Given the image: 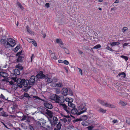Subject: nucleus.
<instances>
[{
    "instance_id": "1",
    "label": "nucleus",
    "mask_w": 130,
    "mask_h": 130,
    "mask_svg": "<svg viewBox=\"0 0 130 130\" xmlns=\"http://www.w3.org/2000/svg\"><path fill=\"white\" fill-rule=\"evenodd\" d=\"M53 100L55 101L56 103H58L60 105V104H63L62 103L64 101V98L63 96H59L56 94L54 95Z\"/></svg>"
},
{
    "instance_id": "2",
    "label": "nucleus",
    "mask_w": 130,
    "mask_h": 130,
    "mask_svg": "<svg viewBox=\"0 0 130 130\" xmlns=\"http://www.w3.org/2000/svg\"><path fill=\"white\" fill-rule=\"evenodd\" d=\"M6 42L7 44L5 45L6 48L13 47L16 44L15 41L10 38L6 40Z\"/></svg>"
},
{
    "instance_id": "3",
    "label": "nucleus",
    "mask_w": 130,
    "mask_h": 130,
    "mask_svg": "<svg viewBox=\"0 0 130 130\" xmlns=\"http://www.w3.org/2000/svg\"><path fill=\"white\" fill-rule=\"evenodd\" d=\"M24 82L23 84L24 87L25 88L23 89V90L25 92H27L28 90L31 87L30 85H29V80L27 79H23Z\"/></svg>"
},
{
    "instance_id": "4",
    "label": "nucleus",
    "mask_w": 130,
    "mask_h": 130,
    "mask_svg": "<svg viewBox=\"0 0 130 130\" xmlns=\"http://www.w3.org/2000/svg\"><path fill=\"white\" fill-rule=\"evenodd\" d=\"M79 110H81L80 112H78V115H80L86 112L87 110V108L86 107L85 103H83L81 104L78 107Z\"/></svg>"
},
{
    "instance_id": "5",
    "label": "nucleus",
    "mask_w": 130,
    "mask_h": 130,
    "mask_svg": "<svg viewBox=\"0 0 130 130\" xmlns=\"http://www.w3.org/2000/svg\"><path fill=\"white\" fill-rule=\"evenodd\" d=\"M14 74L13 75V77H11V79L13 81L15 82L17 79V75H19L20 74L19 70L17 69H15L14 70Z\"/></svg>"
},
{
    "instance_id": "6",
    "label": "nucleus",
    "mask_w": 130,
    "mask_h": 130,
    "mask_svg": "<svg viewBox=\"0 0 130 130\" xmlns=\"http://www.w3.org/2000/svg\"><path fill=\"white\" fill-rule=\"evenodd\" d=\"M23 79H21V78H18L15 82L14 81V82H16L17 85V86L19 87L20 88H23V84L24 82Z\"/></svg>"
},
{
    "instance_id": "7",
    "label": "nucleus",
    "mask_w": 130,
    "mask_h": 130,
    "mask_svg": "<svg viewBox=\"0 0 130 130\" xmlns=\"http://www.w3.org/2000/svg\"><path fill=\"white\" fill-rule=\"evenodd\" d=\"M48 119L51 124L52 125H54L57 124L58 120L57 118L55 116H54L53 118H48Z\"/></svg>"
},
{
    "instance_id": "8",
    "label": "nucleus",
    "mask_w": 130,
    "mask_h": 130,
    "mask_svg": "<svg viewBox=\"0 0 130 130\" xmlns=\"http://www.w3.org/2000/svg\"><path fill=\"white\" fill-rule=\"evenodd\" d=\"M46 75H45L43 74L42 71H40L39 73L36 75V76L38 78L41 79L45 78L46 79H47Z\"/></svg>"
},
{
    "instance_id": "9",
    "label": "nucleus",
    "mask_w": 130,
    "mask_h": 130,
    "mask_svg": "<svg viewBox=\"0 0 130 130\" xmlns=\"http://www.w3.org/2000/svg\"><path fill=\"white\" fill-rule=\"evenodd\" d=\"M60 106L62 107V108L67 112L68 114L70 113V109L65 104H60Z\"/></svg>"
},
{
    "instance_id": "10",
    "label": "nucleus",
    "mask_w": 130,
    "mask_h": 130,
    "mask_svg": "<svg viewBox=\"0 0 130 130\" xmlns=\"http://www.w3.org/2000/svg\"><path fill=\"white\" fill-rule=\"evenodd\" d=\"M0 75L4 78V79L2 80L3 81H8V78H7V77L8 75L7 73L3 72H0Z\"/></svg>"
},
{
    "instance_id": "11",
    "label": "nucleus",
    "mask_w": 130,
    "mask_h": 130,
    "mask_svg": "<svg viewBox=\"0 0 130 130\" xmlns=\"http://www.w3.org/2000/svg\"><path fill=\"white\" fill-rule=\"evenodd\" d=\"M38 109L41 113L44 114L45 113L47 109H46L45 107L40 106L38 107Z\"/></svg>"
},
{
    "instance_id": "12",
    "label": "nucleus",
    "mask_w": 130,
    "mask_h": 130,
    "mask_svg": "<svg viewBox=\"0 0 130 130\" xmlns=\"http://www.w3.org/2000/svg\"><path fill=\"white\" fill-rule=\"evenodd\" d=\"M35 77L34 76H32L29 79V85H33L35 82Z\"/></svg>"
},
{
    "instance_id": "13",
    "label": "nucleus",
    "mask_w": 130,
    "mask_h": 130,
    "mask_svg": "<svg viewBox=\"0 0 130 130\" xmlns=\"http://www.w3.org/2000/svg\"><path fill=\"white\" fill-rule=\"evenodd\" d=\"M44 106L45 107L51 109L53 108V106L51 103H49L48 102L44 103Z\"/></svg>"
},
{
    "instance_id": "14",
    "label": "nucleus",
    "mask_w": 130,
    "mask_h": 130,
    "mask_svg": "<svg viewBox=\"0 0 130 130\" xmlns=\"http://www.w3.org/2000/svg\"><path fill=\"white\" fill-rule=\"evenodd\" d=\"M24 55L23 54L19 55L17 60V62H22L24 59Z\"/></svg>"
},
{
    "instance_id": "15",
    "label": "nucleus",
    "mask_w": 130,
    "mask_h": 130,
    "mask_svg": "<svg viewBox=\"0 0 130 130\" xmlns=\"http://www.w3.org/2000/svg\"><path fill=\"white\" fill-rule=\"evenodd\" d=\"M27 40L29 42L33 44L35 46H37V43L34 40L30 39L29 38H28L27 39Z\"/></svg>"
},
{
    "instance_id": "16",
    "label": "nucleus",
    "mask_w": 130,
    "mask_h": 130,
    "mask_svg": "<svg viewBox=\"0 0 130 130\" xmlns=\"http://www.w3.org/2000/svg\"><path fill=\"white\" fill-rule=\"evenodd\" d=\"M45 114H46L50 118H52L53 116V113L51 111L47 109L46 111Z\"/></svg>"
},
{
    "instance_id": "17",
    "label": "nucleus",
    "mask_w": 130,
    "mask_h": 130,
    "mask_svg": "<svg viewBox=\"0 0 130 130\" xmlns=\"http://www.w3.org/2000/svg\"><path fill=\"white\" fill-rule=\"evenodd\" d=\"M68 93V90L67 88H64L62 89V94L63 95L66 96L67 95Z\"/></svg>"
},
{
    "instance_id": "18",
    "label": "nucleus",
    "mask_w": 130,
    "mask_h": 130,
    "mask_svg": "<svg viewBox=\"0 0 130 130\" xmlns=\"http://www.w3.org/2000/svg\"><path fill=\"white\" fill-rule=\"evenodd\" d=\"M38 122L39 124L41 126H43L46 123L44 119H41V120L38 121Z\"/></svg>"
},
{
    "instance_id": "19",
    "label": "nucleus",
    "mask_w": 130,
    "mask_h": 130,
    "mask_svg": "<svg viewBox=\"0 0 130 130\" xmlns=\"http://www.w3.org/2000/svg\"><path fill=\"white\" fill-rule=\"evenodd\" d=\"M70 112L73 114H78V111L77 109L74 108L72 109L71 110L70 109Z\"/></svg>"
},
{
    "instance_id": "20",
    "label": "nucleus",
    "mask_w": 130,
    "mask_h": 130,
    "mask_svg": "<svg viewBox=\"0 0 130 130\" xmlns=\"http://www.w3.org/2000/svg\"><path fill=\"white\" fill-rule=\"evenodd\" d=\"M0 44H3L5 47V45L7 44L6 41L5 39H1L0 40Z\"/></svg>"
},
{
    "instance_id": "21",
    "label": "nucleus",
    "mask_w": 130,
    "mask_h": 130,
    "mask_svg": "<svg viewBox=\"0 0 130 130\" xmlns=\"http://www.w3.org/2000/svg\"><path fill=\"white\" fill-rule=\"evenodd\" d=\"M120 44V43L119 42H114L110 43V45L112 46H113L116 45H119Z\"/></svg>"
},
{
    "instance_id": "22",
    "label": "nucleus",
    "mask_w": 130,
    "mask_h": 130,
    "mask_svg": "<svg viewBox=\"0 0 130 130\" xmlns=\"http://www.w3.org/2000/svg\"><path fill=\"white\" fill-rule=\"evenodd\" d=\"M98 101L102 105L105 106H106V104H107V103H105L104 101H102V100L100 99H98Z\"/></svg>"
},
{
    "instance_id": "23",
    "label": "nucleus",
    "mask_w": 130,
    "mask_h": 130,
    "mask_svg": "<svg viewBox=\"0 0 130 130\" xmlns=\"http://www.w3.org/2000/svg\"><path fill=\"white\" fill-rule=\"evenodd\" d=\"M33 98H35L36 99H39L41 101H43V102L44 103H45V102H47V101H45L44 100H43L40 98H39V97L38 96H33L32 97Z\"/></svg>"
},
{
    "instance_id": "24",
    "label": "nucleus",
    "mask_w": 130,
    "mask_h": 130,
    "mask_svg": "<svg viewBox=\"0 0 130 130\" xmlns=\"http://www.w3.org/2000/svg\"><path fill=\"white\" fill-rule=\"evenodd\" d=\"M23 96L24 97L27 98L28 99L31 98V97L29 95L26 93H24Z\"/></svg>"
},
{
    "instance_id": "25",
    "label": "nucleus",
    "mask_w": 130,
    "mask_h": 130,
    "mask_svg": "<svg viewBox=\"0 0 130 130\" xmlns=\"http://www.w3.org/2000/svg\"><path fill=\"white\" fill-rule=\"evenodd\" d=\"M106 107H109L111 108H114L116 107V106L114 105L108 103L107 104H106Z\"/></svg>"
},
{
    "instance_id": "26",
    "label": "nucleus",
    "mask_w": 130,
    "mask_h": 130,
    "mask_svg": "<svg viewBox=\"0 0 130 130\" xmlns=\"http://www.w3.org/2000/svg\"><path fill=\"white\" fill-rule=\"evenodd\" d=\"M119 76H120L121 77H122L123 78H125L126 76V75L125 73L124 72H122L121 73H119L118 74Z\"/></svg>"
},
{
    "instance_id": "27",
    "label": "nucleus",
    "mask_w": 130,
    "mask_h": 130,
    "mask_svg": "<svg viewBox=\"0 0 130 130\" xmlns=\"http://www.w3.org/2000/svg\"><path fill=\"white\" fill-rule=\"evenodd\" d=\"M81 119L82 120H86L88 118V117L86 115H84L81 117Z\"/></svg>"
},
{
    "instance_id": "28",
    "label": "nucleus",
    "mask_w": 130,
    "mask_h": 130,
    "mask_svg": "<svg viewBox=\"0 0 130 130\" xmlns=\"http://www.w3.org/2000/svg\"><path fill=\"white\" fill-rule=\"evenodd\" d=\"M68 105L70 107L73 108H74L75 107V105L72 102H70L68 103Z\"/></svg>"
},
{
    "instance_id": "29",
    "label": "nucleus",
    "mask_w": 130,
    "mask_h": 130,
    "mask_svg": "<svg viewBox=\"0 0 130 130\" xmlns=\"http://www.w3.org/2000/svg\"><path fill=\"white\" fill-rule=\"evenodd\" d=\"M17 4L18 5V6L21 9L23 10L24 8L22 6L21 4V3H20L18 1H17Z\"/></svg>"
},
{
    "instance_id": "30",
    "label": "nucleus",
    "mask_w": 130,
    "mask_h": 130,
    "mask_svg": "<svg viewBox=\"0 0 130 130\" xmlns=\"http://www.w3.org/2000/svg\"><path fill=\"white\" fill-rule=\"evenodd\" d=\"M20 45H19L17 46L14 49V51L15 52H17L20 48Z\"/></svg>"
},
{
    "instance_id": "31",
    "label": "nucleus",
    "mask_w": 130,
    "mask_h": 130,
    "mask_svg": "<svg viewBox=\"0 0 130 130\" xmlns=\"http://www.w3.org/2000/svg\"><path fill=\"white\" fill-rule=\"evenodd\" d=\"M101 46L100 44H98L97 45H95V46L93 47L92 48V49H97L98 48H101Z\"/></svg>"
},
{
    "instance_id": "32",
    "label": "nucleus",
    "mask_w": 130,
    "mask_h": 130,
    "mask_svg": "<svg viewBox=\"0 0 130 130\" xmlns=\"http://www.w3.org/2000/svg\"><path fill=\"white\" fill-rule=\"evenodd\" d=\"M99 111L101 113H104L106 112V110L102 108H100L99 110Z\"/></svg>"
},
{
    "instance_id": "33",
    "label": "nucleus",
    "mask_w": 130,
    "mask_h": 130,
    "mask_svg": "<svg viewBox=\"0 0 130 130\" xmlns=\"http://www.w3.org/2000/svg\"><path fill=\"white\" fill-rule=\"evenodd\" d=\"M46 78H47V80L46 82H48V83H50L52 82V79L50 78H48L47 76V75L46 76Z\"/></svg>"
},
{
    "instance_id": "34",
    "label": "nucleus",
    "mask_w": 130,
    "mask_h": 130,
    "mask_svg": "<svg viewBox=\"0 0 130 130\" xmlns=\"http://www.w3.org/2000/svg\"><path fill=\"white\" fill-rule=\"evenodd\" d=\"M60 119L64 123H66L68 120L67 118L63 117L62 119Z\"/></svg>"
},
{
    "instance_id": "35",
    "label": "nucleus",
    "mask_w": 130,
    "mask_h": 130,
    "mask_svg": "<svg viewBox=\"0 0 130 130\" xmlns=\"http://www.w3.org/2000/svg\"><path fill=\"white\" fill-rule=\"evenodd\" d=\"M62 126V125L60 123V122H59L58 123V124H57V128L60 129L61 128V127Z\"/></svg>"
},
{
    "instance_id": "36",
    "label": "nucleus",
    "mask_w": 130,
    "mask_h": 130,
    "mask_svg": "<svg viewBox=\"0 0 130 130\" xmlns=\"http://www.w3.org/2000/svg\"><path fill=\"white\" fill-rule=\"evenodd\" d=\"M119 103L122 106H125L127 104V103L125 102H124L121 101H120Z\"/></svg>"
},
{
    "instance_id": "37",
    "label": "nucleus",
    "mask_w": 130,
    "mask_h": 130,
    "mask_svg": "<svg viewBox=\"0 0 130 130\" xmlns=\"http://www.w3.org/2000/svg\"><path fill=\"white\" fill-rule=\"evenodd\" d=\"M21 126L24 129H26L27 128V126L26 125L24 124H22L21 125Z\"/></svg>"
},
{
    "instance_id": "38",
    "label": "nucleus",
    "mask_w": 130,
    "mask_h": 130,
    "mask_svg": "<svg viewBox=\"0 0 130 130\" xmlns=\"http://www.w3.org/2000/svg\"><path fill=\"white\" fill-rule=\"evenodd\" d=\"M52 58L54 60H56L57 59L56 57L55 56V54L53 53H52L51 54Z\"/></svg>"
},
{
    "instance_id": "39",
    "label": "nucleus",
    "mask_w": 130,
    "mask_h": 130,
    "mask_svg": "<svg viewBox=\"0 0 130 130\" xmlns=\"http://www.w3.org/2000/svg\"><path fill=\"white\" fill-rule=\"evenodd\" d=\"M1 115L3 116L6 117L7 116V115L6 114V113L4 111H3L1 113Z\"/></svg>"
},
{
    "instance_id": "40",
    "label": "nucleus",
    "mask_w": 130,
    "mask_h": 130,
    "mask_svg": "<svg viewBox=\"0 0 130 130\" xmlns=\"http://www.w3.org/2000/svg\"><path fill=\"white\" fill-rule=\"evenodd\" d=\"M56 86L59 87H63V85L62 84L60 83L57 84Z\"/></svg>"
},
{
    "instance_id": "41",
    "label": "nucleus",
    "mask_w": 130,
    "mask_h": 130,
    "mask_svg": "<svg viewBox=\"0 0 130 130\" xmlns=\"http://www.w3.org/2000/svg\"><path fill=\"white\" fill-rule=\"evenodd\" d=\"M27 31L30 34L32 33V31L27 26L26 28Z\"/></svg>"
},
{
    "instance_id": "42",
    "label": "nucleus",
    "mask_w": 130,
    "mask_h": 130,
    "mask_svg": "<svg viewBox=\"0 0 130 130\" xmlns=\"http://www.w3.org/2000/svg\"><path fill=\"white\" fill-rule=\"evenodd\" d=\"M121 57L125 59L126 61L128 60V58L127 57L122 55L121 56Z\"/></svg>"
},
{
    "instance_id": "43",
    "label": "nucleus",
    "mask_w": 130,
    "mask_h": 130,
    "mask_svg": "<svg viewBox=\"0 0 130 130\" xmlns=\"http://www.w3.org/2000/svg\"><path fill=\"white\" fill-rule=\"evenodd\" d=\"M64 50V51L65 53L67 54H69V51L68 49H67L65 47H63V48Z\"/></svg>"
},
{
    "instance_id": "44",
    "label": "nucleus",
    "mask_w": 130,
    "mask_h": 130,
    "mask_svg": "<svg viewBox=\"0 0 130 130\" xmlns=\"http://www.w3.org/2000/svg\"><path fill=\"white\" fill-rule=\"evenodd\" d=\"M82 121V120L81 119V118L79 119H75L73 121L74 122H78L79 121Z\"/></svg>"
},
{
    "instance_id": "45",
    "label": "nucleus",
    "mask_w": 130,
    "mask_h": 130,
    "mask_svg": "<svg viewBox=\"0 0 130 130\" xmlns=\"http://www.w3.org/2000/svg\"><path fill=\"white\" fill-rule=\"evenodd\" d=\"M106 49L111 51H113V50H112V49L110 47H109L108 46L107 47H106Z\"/></svg>"
},
{
    "instance_id": "46",
    "label": "nucleus",
    "mask_w": 130,
    "mask_h": 130,
    "mask_svg": "<svg viewBox=\"0 0 130 130\" xmlns=\"http://www.w3.org/2000/svg\"><path fill=\"white\" fill-rule=\"evenodd\" d=\"M63 63L66 65H68L69 64V62L67 60H65L63 61Z\"/></svg>"
},
{
    "instance_id": "47",
    "label": "nucleus",
    "mask_w": 130,
    "mask_h": 130,
    "mask_svg": "<svg viewBox=\"0 0 130 130\" xmlns=\"http://www.w3.org/2000/svg\"><path fill=\"white\" fill-rule=\"evenodd\" d=\"M22 51H20V52H18L16 54V55L17 56H19V55H21V54L22 53Z\"/></svg>"
},
{
    "instance_id": "48",
    "label": "nucleus",
    "mask_w": 130,
    "mask_h": 130,
    "mask_svg": "<svg viewBox=\"0 0 130 130\" xmlns=\"http://www.w3.org/2000/svg\"><path fill=\"white\" fill-rule=\"evenodd\" d=\"M56 93L57 94H58L60 92V90L59 89H57L56 90Z\"/></svg>"
},
{
    "instance_id": "49",
    "label": "nucleus",
    "mask_w": 130,
    "mask_h": 130,
    "mask_svg": "<svg viewBox=\"0 0 130 130\" xmlns=\"http://www.w3.org/2000/svg\"><path fill=\"white\" fill-rule=\"evenodd\" d=\"M61 40L60 39H57L56 40V42L57 43H59Z\"/></svg>"
},
{
    "instance_id": "50",
    "label": "nucleus",
    "mask_w": 130,
    "mask_h": 130,
    "mask_svg": "<svg viewBox=\"0 0 130 130\" xmlns=\"http://www.w3.org/2000/svg\"><path fill=\"white\" fill-rule=\"evenodd\" d=\"M85 121H83L82 123V124L85 126H86L87 125Z\"/></svg>"
},
{
    "instance_id": "51",
    "label": "nucleus",
    "mask_w": 130,
    "mask_h": 130,
    "mask_svg": "<svg viewBox=\"0 0 130 130\" xmlns=\"http://www.w3.org/2000/svg\"><path fill=\"white\" fill-rule=\"evenodd\" d=\"M60 46L62 48H63V46H61V45H63V43L62 41L59 43Z\"/></svg>"
},
{
    "instance_id": "52",
    "label": "nucleus",
    "mask_w": 130,
    "mask_h": 130,
    "mask_svg": "<svg viewBox=\"0 0 130 130\" xmlns=\"http://www.w3.org/2000/svg\"><path fill=\"white\" fill-rule=\"evenodd\" d=\"M45 6L47 8H48L50 7V4L49 3H46L45 4Z\"/></svg>"
},
{
    "instance_id": "53",
    "label": "nucleus",
    "mask_w": 130,
    "mask_h": 130,
    "mask_svg": "<svg viewBox=\"0 0 130 130\" xmlns=\"http://www.w3.org/2000/svg\"><path fill=\"white\" fill-rule=\"evenodd\" d=\"M112 122L113 123H118V121L117 120H114L112 121Z\"/></svg>"
},
{
    "instance_id": "54",
    "label": "nucleus",
    "mask_w": 130,
    "mask_h": 130,
    "mask_svg": "<svg viewBox=\"0 0 130 130\" xmlns=\"http://www.w3.org/2000/svg\"><path fill=\"white\" fill-rule=\"evenodd\" d=\"M27 117L25 116H24L21 119V120L24 121L26 119Z\"/></svg>"
},
{
    "instance_id": "55",
    "label": "nucleus",
    "mask_w": 130,
    "mask_h": 130,
    "mask_svg": "<svg viewBox=\"0 0 130 130\" xmlns=\"http://www.w3.org/2000/svg\"><path fill=\"white\" fill-rule=\"evenodd\" d=\"M127 29V28L126 27H124L123 28L122 31L123 32H124L125 31H126Z\"/></svg>"
},
{
    "instance_id": "56",
    "label": "nucleus",
    "mask_w": 130,
    "mask_h": 130,
    "mask_svg": "<svg viewBox=\"0 0 130 130\" xmlns=\"http://www.w3.org/2000/svg\"><path fill=\"white\" fill-rule=\"evenodd\" d=\"M29 128L30 130H34V128L31 125H29Z\"/></svg>"
},
{
    "instance_id": "57",
    "label": "nucleus",
    "mask_w": 130,
    "mask_h": 130,
    "mask_svg": "<svg viewBox=\"0 0 130 130\" xmlns=\"http://www.w3.org/2000/svg\"><path fill=\"white\" fill-rule=\"evenodd\" d=\"M93 127L91 126H89L88 127V128L89 130H92Z\"/></svg>"
},
{
    "instance_id": "58",
    "label": "nucleus",
    "mask_w": 130,
    "mask_h": 130,
    "mask_svg": "<svg viewBox=\"0 0 130 130\" xmlns=\"http://www.w3.org/2000/svg\"><path fill=\"white\" fill-rule=\"evenodd\" d=\"M78 69L79 70V72L80 73L81 75H82L83 74V73L82 69L80 68H79Z\"/></svg>"
},
{
    "instance_id": "59",
    "label": "nucleus",
    "mask_w": 130,
    "mask_h": 130,
    "mask_svg": "<svg viewBox=\"0 0 130 130\" xmlns=\"http://www.w3.org/2000/svg\"><path fill=\"white\" fill-rule=\"evenodd\" d=\"M65 100L66 102H68V103H69V99L68 98H66Z\"/></svg>"
},
{
    "instance_id": "60",
    "label": "nucleus",
    "mask_w": 130,
    "mask_h": 130,
    "mask_svg": "<svg viewBox=\"0 0 130 130\" xmlns=\"http://www.w3.org/2000/svg\"><path fill=\"white\" fill-rule=\"evenodd\" d=\"M17 68H18L20 70H22L23 69V67L22 66H19V67H17Z\"/></svg>"
},
{
    "instance_id": "61",
    "label": "nucleus",
    "mask_w": 130,
    "mask_h": 130,
    "mask_svg": "<svg viewBox=\"0 0 130 130\" xmlns=\"http://www.w3.org/2000/svg\"><path fill=\"white\" fill-rule=\"evenodd\" d=\"M8 81L7 82H9L10 83V84L11 85H12L14 83V82L12 81H9L8 80Z\"/></svg>"
},
{
    "instance_id": "62",
    "label": "nucleus",
    "mask_w": 130,
    "mask_h": 130,
    "mask_svg": "<svg viewBox=\"0 0 130 130\" xmlns=\"http://www.w3.org/2000/svg\"><path fill=\"white\" fill-rule=\"evenodd\" d=\"M57 84H55L54 83H52V86L53 87H56V86Z\"/></svg>"
},
{
    "instance_id": "63",
    "label": "nucleus",
    "mask_w": 130,
    "mask_h": 130,
    "mask_svg": "<svg viewBox=\"0 0 130 130\" xmlns=\"http://www.w3.org/2000/svg\"><path fill=\"white\" fill-rule=\"evenodd\" d=\"M63 117H64L65 118H66L67 119V118H70V117L69 116L64 115Z\"/></svg>"
},
{
    "instance_id": "64",
    "label": "nucleus",
    "mask_w": 130,
    "mask_h": 130,
    "mask_svg": "<svg viewBox=\"0 0 130 130\" xmlns=\"http://www.w3.org/2000/svg\"><path fill=\"white\" fill-rule=\"evenodd\" d=\"M117 8L116 7L111 8V10H116L117 9Z\"/></svg>"
}]
</instances>
